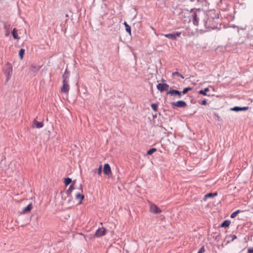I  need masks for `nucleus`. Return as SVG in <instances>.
<instances>
[{
	"label": "nucleus",
	"mask_w": 253,
	"mask_h": 253,
	"mask_svg": "<svg viewBox=\"0 0 253 253\" xmlns=\"http://www.w3.org/2000/svg\"><path fill=\"white\" fill-rule=\"evenodd\" d=\"M32 205L31 204H30L22 210V213H24L29 212L32 210Z\"/></svg>",
	"instance_id": "f3484780"
},
{
	"label": "nucleus",
	"mask_w": 253,
	"mask_h": 253,
	"mask_svg": "<svg viewBox=\"0 0 253 253\" xmlns=\"http://www.w3.org/2000/svg\"><path fill=\"white\" fill-rule=\"evenodd\" d=\"M70 76V72L68 71L67 68H66L65 70L64 73L62 75L63 80H65L66 81H69V78Z\"/></svg>",
	"instance_id": "2eb2a0df"
},
{
	"label": "nucleus",
	"mask_w": 253,
	"mask_h": 253,
	"mask_svg": "<svg viewBox=\"0 0 253 253\" xmlns=\"http://www.w3.org/2000/svg\"><path fill=\"white\" fill-rule=\"evenodd\" d=\"M209 91V88L208 87L205 88L204 90H200L199 91V93L200 94H202L204 95H207V92Z\"/></svg>",
	"instance_id": "4be33fe9"
},
{
	"label": "nucleus",
	"mask_w": 253,
	"mask_h": 253,
	"mask_svg": "<svg viewBox=\"0 0 253 253\" xmlns=\"http://www.w3.org/2000/svg\"><path fill=\"white\" fill-rule=\"evenodd\" d=\"M191 14L190 15V19L192 21L193 24L195 26H198L200 18L202 17L204 13H203L200 9H191Z\"/></svg>",
	"instance_id": "f03ea898"
},
{
	"label": "nucleus",
	"mask_w": 253,
	"mask_h": 253,
	"mask_svg": "<svg viewBox=\"0 0 253 253\" xmlns=\"http://www.w3.org/2000/svg\"><path fill=\"white\" fill-rule=\"evenodd\" d=\"M203 23L207 29H215L218 28V13L215 10H210L204 13Z\"/></svg>",
	"instance_id": "f257e3e1"
},
{
	"label": "nucleus",
	"mask_w": 253,
	"mask_h": 253,
	"mask_svg": "<svg viewBox=\"0 0 253 253\" xmlns=\"http://www.w3.org/2000/svg\"><path fill=\"white\" fill-rule=\"evenodd\" d=\"M167 94H170V95H173L175 96H177L178 98H181L182 96V92L181 91H180L178 90L175 89H170L169 91H168L167 92Z\"/></svg>",
	"instance_id": "1a4fd4ad"
},
{
	"label": "nucleus",
	"mask_w": 253,
	"mask_h": 253,
	"mask_svg": "<svg viewBox=\"0 0 253 253\" xmlns=\"http://www.w3.org/2000/svg\"><path fill=\"white\" fill-rule=\"evenodd\" d=\"M150 207V211L152 213L158 214L162 212L161 210L155 204L151 203Z\"/></svg>",
	"instance_id": "0eeeda50"
},
{
	"label": "nucleus",
	"mask_w": 253,
	"mask_h": 253,
	"mask_svg": "<svg viewBox=\"0 0 253 253\" xmlns=\"http://www.w3.org/2000/svg\"><path fill=\"white\" fill-rule=\"evenodd\" d=\"M248 109H249V107L247 106L243 107L235 106L234 107L231 108L230 109V110L231 111H234L235 112H239V111H247V110H248Z\"/></svg>",
	"instance_id": "f8f14e48"
},
{
	"label": "nucleus",
	"mask_w": 253,
	"mask_h": 253,
	"mask_svg": "<svg viewBox=\"0 0 253 253\" xmlns=\"http://www.w3.org/2000/svg\"><path fill=\"white\" fill-rule=\"evenodd\" d=\"M25 53V50L23 48L20 49L19 52V56L20 59H22L23 58V55Z\"/></svg>",
	"instance_id": "bb28decb"
},
{
	"label": "nucleus",
	"mask_w": 253,
	"mask_h": 253,
	"mask_svg": "<svg viewBox=\"0 0 253 253\" xmlns=\"http://www.w3.org/2000/svg\"><path fill=\"white\" fill-rule=\"evenodd\" d=\"M6 69L4 70V74L6 76V82H8L11 78L12 75V66L10 63L7 62L5 64Z\"/></svg>",
	"instance_id": "7ed1b4c3"
},
{
	"label": "nucleus",
	"mask_w": 253,
	"mask_h": 253,
	"mask_svg": "<svg viewBox=\"0 0 253 253\" xmlns=\"http://www.w3.org/2000/svg\"><path fill=\"white\" fill-rule=\"evenodd\" d=\"M217 195V192L215 193H209L205 195V199H208L210 198H213Z\"/></svg>",
	"instance_id": "aec40b11"
},
{
	"label": "nucleus",
	"mask_w": 253,
	"mask_h": 253,
	"mask_svg": "<svg viewBox=\"0 0 253 253\" xmlns=\"http://www.w3.org/2000/svg\"><path fill=\"white\" fill-rule=\"evenodd\" d=\"M171 105L173 108H184L187 106L186 103L183 100H178L177 102H172Z\"/></svg>",
	"instance_id": "39448f33"
},
{
	"label": "nucleus",
	"mask_w": 253,
	"mask_h": 253,
	"mask_svg": "<svg viewBox=\"0 0 253 253\" xmlns=\"http://www.w3.org/2000/svg\"><path fill=\"white\" fill-rule=\"evenodd\" d=\"M75 183V181L73 180L72 184L70 186L69 189L66 191V194L68 197L71 196V193L73 190L74 189V185Z\"/></svg>",
	"instance_id": "ddd939ff"
},
{
	"label": "nucleus",
	"mask_w": 253,
	"mask_h": 253,
	"mask_svg": "<svg viewBox=\"0 0 253 253\" xmlns=\"http://www.w3.org/2000/svg\"><path fill=\"white\" fill-rule=\"evenodd\" d=\"M12 34L14 39H19L20 37L18 36L17 34V30L16 28H14L13 31H12Z\"/></svg>",
	"instance_id": "412c9836"
},
{
	"label": "nucleus",
	"mask_w": 253,
	"mask_h": 253,
	"mask_svg": "<svg viewBox=\"0 0 253 253\" xmlns=\"http://www.w3.org/2000/svg\"><path fill=\"white\" fill-rule=\"evenodd\" d=\"M230 237L232 238L231 241H233L234 240L237 239V236L235 235H231Z\"/></svg>",
	"instance_id": "72a5a7b5"
},
{
	"label": "nucleus",
	"mask_w": 253,
	"mask_h": 253,
	"mask_svg": "<svg viewBox=\"0 0 253 253\" xmlns=\"http://www.w3.org/2000/svg\"><path fill=\"white\" fill-rule=\"evenodd\" d=\"M207 100L206 99H204L201 102V104L202 105H206L207 104Z\"/></svg>",
	"instance_id": "473e14b6"
},
{
	"label": "nucleus",
	"mask_w": 253,
	"mask_h": 253,
	"mask_svg": "<svg viewBox=\"0 0 253 253\" xmlns=\"http://www.w3.org/2000/svg\"><path fill=\"white\" fill-rule=\"evenodd\" d=\"M69 81L63 80V85L61 88V91L62 93H67L69 90Z\"/></svg>",
	"instance_id": "423d86ee"
},
{
	"label": "nucleus",
	"mask_w": 253,
	"mask_h": 253,
	"mask_svg": "<svg viewBox=\"0 0 253 253\" xmlns=\"http://www.w3.org/2000/svg\"><path fill=\"white\" fill-rule=\"evenodd\" d=\"M103 172L105 174L109 175L112 173L111 167L108 164H105L104 165Z\"/></svg>",
	"instance_id": "9b49d317"
},
{
	"label": "nucleus",
	"mask_w": 253,
	"mask_h": 253,
	"mask_svg": "<svg viewBox=\"0 0 253 253\" xmlns=\"http://www.w3.org/2000/svg\"><path fill=\"white\" fill-rule=\"evenodd\" d=\"M181 35V33L179 32H174L170 34H163L162 35L163 36H164L166 38H169L170 40H175L177 37H179Z\"/></svg>",
	"instance_id": "20e7f679"
},
{
	"label": "nucleus",
	"mask_w": 253,
	"mask_h": 253,
	"mask_svg": "<svg viewBox=\"0 0 253 253\" xmlns=\"http://www.w3.org/2000/svg\"><path fill=\"white\" fill-rule=\"evenodd\" d=\"M123 24L126 27V32L128 33L129 35H131V27L126 21L124 22Z\"/></svg>",
	"instance_id": "a211bd4d"
},
{
	"label": "nucleus",
	"mask_w": 253,
	"mask_h": 253,
	"mask_svg": "<svg viewBox=\"0 0 253 253\" xmlns=\"http://www.w3.org/2000/svg\"><path fill=\"white\" fill-rule=\"evenodd\" d=\"M157 151V149L155 148H152L150 149H149L147 152V155H151L153 153Z\"/></svg>",
	"instance_id": "b1692460"
},
{
	"label": "nucleus",
	"mask_w": 253,
	"mask_h": 253,
	"mask_svg": "<svg viewBox=\"0 0 253 253\" xmlns=\"http://www.w3.org/2000/svg\"><path fill=\"white\" fill-rule=\"evenodd\" d=\"M35 127L37 128H40L43 126V123L42 122H38L36 120H34L33 122Z\"/></svg>",
	"instance_id": "dca6fc26"
},
{
	"label": "nucleus",
	"mask_w": 253,
	"mask_h": 253,
	"mask_svg": "<svg viewBox=\"0 0 253 253\" xmlns=\"http://www.w3.org/2000/svg\"><path fill=\"white\" fill-rule=\"evenodd\" d=\"M192 87H185L184 88L183 90L181 91L182 92V94H186L188 91L192 90Z\"/></svg>",
	"instance_id": "393cba45"
},
{
	"label": "nucleus",
	"mask_w": 253,
	"mask_h": 253,
	"mask_svg": "<svg viewBox=\"0 0 253 253\" xmlns=\"http://www.w3.org/2000/svg\"><path fill=\"white\" fill-rule=\"evenodd\" d=\"M75 198L76 200H79V204H81L82 202V201L84 198V196L83 194L79 192L76 194Z\"/></svg>",
	"instance_id": "4468645a"
},
{
	"label": "nucleus",
	"mask_w": 253,
	"mask_h": 253,
	"mask_svg": "<svg viewBox=\"0 0 253 253\" xmlns=\"http://www.w3.org/2000/svg\"><path fill=\"white\" fill-rule=\"evenodd\" d=\"M151 108H152V109L154 111H155V112L157 111L158 107V105L157 103H152L151 105Z\"/></svg>",
	"instance_id": "cd10ccee"
},
{
	"label": "nucleus",
	"mask_w": 253,
	"mask_h": 253,
	"mask_svg": "<svg viewBox=\"0 0 253 253\" xmlns=\"http://www.w3.org/2000/svg\"><path fill=\"white\" fill-rule=\"evenodd\" d=\"M240 212H241V211L240 210H238L235 211L234 212L232 213V214L230 215V217L231 218H233L237 216V214L238 213H239Z\"/></svg>",
	"instance_id": "a878e982"
},
{
	"label": "nucleus",
	"mask_w": 253,
	"mask_h": 253,
	"mask_svg": "<svg viewBox=\"0 0 253 253\" xmlns=\"http://www.w3.org/2000/svg\"><path fill=\"white\" fill-rule=\"evenodd\" d=\"M247 253H253V248H250L248 250Z\"/></svg>",
	"instance_id": "f704fd0d"
},
{
	"label": "nucleus",
	"mask_w": 253,
	"mask_h": 253,
	"mask_svg": "<svg viewBox=\"0 0 253 253\" xmlns=\"http://www.w3.org/2000/svg\"><path fill=\"white\" fill-rule=\"evenodd\" d=\"M102 166H99V168L98 169H96L94 171L96 172L97 171L98 174L100 175L102 173Z\"/></svg>",
	"instance_id": "c756f323"
},
{
	"label": "nucleus",
	"mask_w": 253,
	"mask_h": 253,
	"mask_svg": "<svg viewBox=\"0 0 253 253\" xmlns=\"http://www.w3.org/2000/svg\"><path fill=\"white\" fill-rule=\"evenodd\" d=\"M191 2L195 3V5L199 4V3L203 2V0H190Z\"/></svg>",
	"instance_id": "7c9ffc66"
},
{
	"label": "nucleus",
	"mask_w": 253,
	"mask_h": 253,
	"mask_svg": "<svg viewBox=\"0 0 253 253\" xmlns=\"http://www.w3.org/2000/svg\"><path fill=\"white\" fill-rule=\"evenodd\" d=\"M106 234V230L104 227H102L101 228H98L95 234L94 237H101Z\"/></svg>",
	"instance_id": "9d476101"
},
{
	"label": "nucleus",
	"mask_w": 253,
	"mask_h": 253,
	"mask_svg": "<svg viewBox=\"0 0 253 253\" xmlns=\"http://www.w3.org/2000/svg\"><path fill=\"white\" fill-rule=\"evenodd\" d=\"M175 75L178 76V77H180L182 79L184 78V76L182 75H181V74H180L178 72L176 71V72H174L172 73V76H174Z\"/></svg>",
	"instance_id": "c85d7f7f"
},
{
	"label": "nucleus",
	"mask_w": 253,
	"mask_h": 253,
	"mask_svg": "<svg viewBox=\"0 0 253 253\" xmlns=\"http://www.w3.org/2000/svg\"><path fill=\"white\" fill-rule=\"evenodd\" d=\"M169 87V85L166 83L163 84H158L157 85V89L160 91L161 92H163L164 91L168 90Z\"/></svg>",
	"instance_id": "6e6552de"
},
{
	"label": "nucleus",
	"mask_w": 253,
	"mask_h": 253,
	"mask_svg": "<svg viewBox=\"0 0 253 253\" xmlns=\"http://www.w3.org/2000/svg\"><path fill=\"white\" fill-rule=\"evenodd\" d=\"M4 28H6V25L5 24L4 25Z\"/></svg>",
	"instance_id": "58836bf2"
},
{
	"label": "nucleus",
	"mask_w": 253,
	"mask_h": 253,
	"mask_svg": "<svg viewBox=\"0 0 253 253\" xmlns=\"http://www.w3.org/2000/svg\"><path fill=\"white\" fill-rule=\"evenodd\" d=\"M40 67H38L37 69H36V70H39L40 69Z\"/></svg>",
	"instance_id": "4c0bfd02"
},
{
	"label": "nucleus",
	"mask_w": 253,
	"mask_h": 253,
	"mask_svg": "<svg viewBox=\"0 0 253 253\" xmlns=\"http://www.w3.org/2000/svg\"><path fill=\"white\" fill-rule=\"evenodd\" d=\"M153 118H156V117H157V114L153 115Z\"/></svg>",
	"instance_id": "e433bc0d"
},
{
	"label": "nucleus",
	"mask_w": 253,
	"mask_h": 253,
	"mask_svg": "<svg viewBox=\"0 0 253 253\" xmlns=\"http://www.w3.org/2000/svg\"><path fill=\"white\" fill-rule=\"evenodd\" d=\"M72 182V179L70 177L66 178L64 180V183L66 186H68Z\"/></svg>",
	"instance_id": "5701e85b"
},
{
	"label": "nucleus",
	"mask_w": 253,
	"mask_h": 253,
	"mask_svg": "<svg viewBox=\"0 0 253 253\" xmlns=\"http://www.w3.org/2000/svg\"><path fill=\"white\" fill-rule=\"evenodd\" d=\"M230 221L229 220H224L220 225V227H228L230 224Z\"/></svg>",
	"instance_id": "6ab92c4d"
},
{
	"label": "nucleus",
	"mask_w": 253,
	"mask_h": 253,
	"mask_svg": "<svg viewBox=\"0 0 253 253\" xmlns=\"http://www.w3.org/2000/svg\"><path fill=\"white\" fill-rule=\"evenodd\" d=\"M205 247L204 246H202L199 250V251H198V252L197 253H203L204 252H205Z\"/></svg>",
	"instance_id": "2f4dec72"
},
{
	"label": "nucleus",
	"mask_w": 253,
	"mask_h": 253,
	"mask_svg": "<svg viewBox=\"0 0 253 253\" xmlns=\"http://www.w3.org/2000/svg\"><path fill=\"white\" fill-rule=\"evenodd\" d=\"M79 189L82 191V192H83V185L82 184L80 185Z\"/></svg>",
	"instance_id": "c9c22d12"
}]
</instances>
